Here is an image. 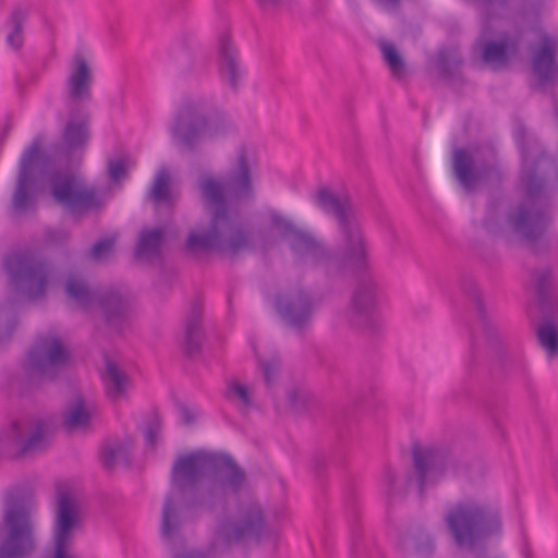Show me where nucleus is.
Wrapping results in <instances>:
<instances>
[{
	"instance_id": "31",
	"label": "nucleus",
	"mask_w": 558,
	"mask_h": 558,
	"mask_svg": "<svg viewBox=\"0 0 558 558\" xmlns=\"http://www.w3.org/2000/svg\"><path fill=\"white\" fill-rule=\"evenodd\" d=\"M537 338L541 345L551 357L558 354V328L551 322H546L537 329Z\"/></svg>"
},
{
	"instance_id": "16",
	"label": "nucleus",
	"mask_w": 558,
	"mask_h": 558,
	"mask_svg": "<svg viewBox=\"0 0 558 558\" xmlns=\"http://www.w3.org/2000/svg\"><path fill=\"white\" fill-rule=\"evenodd\" d=\"M533 88L545 93L558 84V39L544 35L532 57Z\"/></svg>"
},
{
	"instance_id": "14",
	"label": "nucleus",
	"mask_w": 558,
	"mask_h": 558,
	"mask_svg": "<svg viewBox=\"0 0 558 558\" xmlns=\"http://www.w3.org/2000/svg\"><path fill=\"white\" fill-rule=\"evenodd\" d=\"M265 532V519L260 506L251 504L243 509L235 522L222 521L216 533V544L226 548L247 539L259 542Z\"/></svg>"
},
{
	"instance_id": "18",
	"label": "nucleus",
	"mask_w": 558,
	"mask_h": 558,
	"mask_svg": "<svg viewBox=\"0 0 558 558\" xmlns=\"http://www.w3.org/2000/svg\"><path fill=\"white\" fill-rule=\"evenodd\" d=\"M522 41L521 33L505 36L501 40H486L480 38L474 49H480L484 64L494 71L506 69L510 60L517 56Z\"/></svg>"
},
{
	"instance_id": "2",
	"label": "nucleus",
	"mask_w": 558,
	"mask_h": 558,
	"mask_svg": "<svg viewBox=\"0 0 558 558\" xmlns=\"http://www.w3.org/2000/svg\"><path fill=\"white\" fill-rule=\"evenodd\" d=\"M512 136L521 156L524 202L508 213L507 222L538 253L549 245L546 231L553 221L550 197L558 183V163L520 118L514 119Z\"/></svg>"
},
{
	"instance_id": "29",
	"label": "nucleus",
	"mask_w": 558,
	"mask_h": 558,
	"mask_svg": "<svg viewBox=\"0 0 558 558\" xmlns=\"http://www.w3.org/2000/svg\"><path fill=\"white\" fill-rule=\"evenodd\" d=\"M102 379L106 385L107 395L112 400L119 399L125 392L128 377L118 365L108 357L106 359V372Z\"/></svg>"
},
{
	"instance_id": "42",
	"label": "nucleus",
	"mask_w": 558,
	"mask_h": 558,
	"mask_svg": "<svg viewBox=\"0 0 558 558\" xmlns=\"http://www.w3.org/2000/svg\"><path fill=\"white\" fill-rule=\"evenodd\" d=\"M108 173L113 182H120L128 177L126 165L122 159L109 160Z\"/></svg>"
},
{
	"instance_id": "23",
	"label": "nucleus",
	"mask_w": 558,
	"mask_h": 558,
	"mask_svg": "<svg viewBox=\"0 0 558 558\" xmlns=\"http://www.w3.org/2000/svg\"><path fill=\"white\" fill-rule=\"evenodd\" d=\"M204 333L202 329V306L193 303L186 318L185 333L183 340L184 353L193 357L201 353Z\"/></svg>"
},
{
	"instance_id": "32",
	"label": "nucleus",
	"mask_w": 558,
	"mask_h": 558,
	"mask_svg": "<svg viewBox=\"0 0 558 558\" xmlns=\"http://www.w3.org/2000/svg\"><path fill=\"white\" fill-rule=\"evenodd\" d=\"M535 279V289L538 299V303L542 307L546 306L550 302L551 291V270L544 268L542 270H535L532 274Z\"/></svg>"
},
{
	"instance_id": "33",
	"label": "nucleus",
	"mask_w": 558,
	"mask_h": 558,
	"mask_svg": "<svg viewBox=\"0 0 558 558\" xmlns=\"http://www.w3.org/2000/svg\"><path fill=\"white\" fill-rule=\"evenodd\" d=\"M381 52L392 76L397 80L403 78L405 75V63L393 45L384 44Z\"/></svg>"
},
{
	"instance_id": "5",
	"label": "nucleus",
	"mask_w": 558,
	"mask_h": 558,
	"mask_svg": "<svg viewBox=\"0 0 558 558\" xmlns=\"http://www.w3.org/2000/svg\"><path fill=\"white\" fill-rule=\"evenodd\" d=\"M315 206L336 219L345 262L360 272L345 316L354 328H368L377 304V283L368 270L367 244L351 198L320 186L311 195Z\"/></svg>"
},
{
	"instance_id": "43",
	"label": "nucleus",
	"mask_w": 558,
	"mask_h": 558,
	"mask_svg": "<svg viewBox=\"0 0 558 558\" xmlns=\"http://www.w3.org/2000/svg\"><path fill=\"white\" fill-rule=\"evenodd\" d=\"M173 558H208V557L203 551L191 549V550L178 553L173 556Z\"/></svg>"
},
{
	"instance_id": "40",
	"label": "nucleus",
	"mask_w": 558,
	"mask_h": 558,
	"mask_svg": "<svg viewBox=\"0 0 558 558\" xmlns=\"http://www.w3.org/2000/svg\"><path fill=\"white\" fill-rule=\"evenodd\" d=\"M161 430L160 420L157 415L153 417V420L148 423L144 436L145 442L148 447L155 448L157 445V438Z\"/></svg>"
},
{
	"instance_id": "46",
	"label": "nucleus",
	"mask_w": 558,
	"mask_h": 558,
	"mask_svg": "<svg viewBox=\"0 0 558 558\" xmlns=\"http://www.w3.org/2000/svg\"><path fill=\"white\" fill-rule=\"evenodd\" d=\"M379 3H383L391 9H398L400 7L401 0H376Z\"/></svg>"
},
{
	"instance_id": "17",
	"label": "nucleus",
	"mask_w": 558,
	"mask_h": 558,
	"mask_svg": "<svg viewBox=\"0 0 558 558\" xmlns=\"http://www.w3.org/2000/svg\"><path fill=\"white\" fill-rule=\"evenodd\" d=\"M78 525L80 515L74 500L69 493H60L57 505L53 558H75L68 548L72 543L73 531Z\"/></svg>"
},
{
	"instance_id": "45",
	"label": "nucleus",
	"mask_w": 558,
	"mask_h": 558,
	"mask_svg": "<svg viewBox=\"0 0 558 558\" xmlns=\"http://www.w3.org/2000/svg\"><path fill=\"white\" fill-rule=\"evenodd\" d=\"M484 7H493L494 4H498L499 7H506L507 0H477Z\"/></svg>"
},
{
	"instance_id": "28",
	"label": "nucleus",
	"mask_w": 558,
	"mask_h": 558,
	"mask_svg": "<svg viewBox=\"0 0 558 558\" xmlns=\"http://www.w3.org/2000/svg\"><path fill=\"white\" fill-rule=\"evenodd\" d=\"M462 290L472 296L476 304L477 315L482 322L484 332L486 333L487 338L490 340L498 339V330L494 323L490 320L486 308L484 306V303L481 299V294L478 292V289L476 287V283L472 278H465L462 281Z\"/></svg>"
},
{
	"instance_id": "34",
	"label": "nucleus",
	"mask_w": 558,
	"mask_h": 558,
	"mask_svg": "<svg viewBox=\"0 0 558 558\" xmlns=\"http://www.w3.org/2000/svg\"><path fill=\"white\" fill-rule=\"evenodd\" d=\"M150 197L158 204L170 201V175L167 170L162 169L156 174L150 189Z\"/></svg>"
},
{
	"instance_id": "10",
	"label": "nucleus",
	"mask_w": 558,
	"mask_h": 558,
	"mask_svg": "<svg viewBox=\"0 0 558 558\" xmlns=\"http://www.w3.org/2000/svg\"><path fill=\"white\" fill-rule=\"evenodd\" d=\"M269 218L271 226L288 241L289 247L298 260L304 262L310 258L315 265L326 264L330 267L335 264L338 268H342L344 264L353 266L345 262L342 256L339 259L314 233L298 227L280 214L274 211Z\"/></svg>"
},
{
	"instance_id": "4",
	"label": "nucleus",
	"mask_w": 558,
	"mask_h": 558,
	"mask_svg": "<svg viewBox=\"0 0 558 558\" xmlns=\"http://www.w3.org/2000/svg\"><path fill=\"white\" fill-rule=\"evenodd\" d=\"M171 481L187 496L184 508L194 513L225 512L246 486V474L228 453L194 451L179 457Z\"/></svg>"
},
{
	"instance_id": "11",
	"label": "nucleus",
	"mask_w": 558,
	"mask_h": 558,
	"mask_svg": "<svg viewBox=\"0 0 558 558\" xmlns=\"http://www.w3.org/2000/svg\"><path fill=\"white\" fill-rule=\"evenodd\" d=\"M10 282L16 293L29 301L43 298L48 284V265L26 252H13L3 260Z\"/></svg>"
},
{
	"instance_id": "41",
	"label": "nucleus",
	"mask_w": 558,
	"mask_h": 558,
	"mask_svg": "<svg viewBox=\"0 0 558 558\" xmlns=\"http://www.w3.org/2000/svg\"><path fill=\"white\" fill-rule=\"evenodd\" d=\"M113 245H114V238H111V236L104 238V239L97 241L93 245V247L90 250V256L94 259H100L101 257H104L105 255H107L108 253H110L112 251Z\"/></svg>"
},
{
	"instance_id": "12",
	"label": "nucleus",
	"mask_w": 558,
	"mask_h": 558,
	"mask_svg": "<svg viewBox=\"0 0 558 558\" xmlns=\"http://www.w3.org/2000/svg\"><path fill=\"white\" fill-rule=\"evenodd\" d=\"M412 458L421 497L427 487L437 484L447 472H457L459 468L457 454L447 447L416 445L412 448Z\"/></svg>"
},
{
	"instance_id": "39",
	"label": "nucleus",
	"mask_w": 558,
	"mask_h": 558,
	"mask_svg": "<svg viewBox=\"0 0 558 558\" xmlns=\"http://www.w3.org/2000/svg\"><path fill=\"white\" fill-rule=\"evenodd\" d=\"M225 397L229 400L239 398L245 405H251L252 403L247 388L238 383L229 384Z\"/></svg>"
},
{
	"instance_id": "19",
	"label": "nucleus",
	"mask_w": 558,
	"mask_h": 558,
	"mask_svg": "<svg viewBox=\"0 0 558 558\" xmlns=\"http://www.w3.org/2000/svg\"><path fill=\"white\" fill-rule=\"evenodd\" d=\"M451 167L453 175L466 192H473L488 173H499L498 167L494 165L477 169L472 154L465 148L453 150Z\"/></svg>"
},
{
	"instance_id": "48",
	"label": "nucleus",
	"mask_w": 558,
	"mask_h": 558,
	"mask_svg": "<svg viewBox=\"0 0 558 558\" xmlns=\"http://www.w3.org/2000/svg\"><path fill=\"white\" fill-rule=\"evenodd\" d=\"M263 250H264V252H266V251H267V246H266V244H264V245H263Z\"/></svg>"
},
{
	"instance_id": "24",
	"label": "nucleus",
	"mask_w": 558,
	"mask_h": 558,
	"mask_svg": "<svg viewBox=\"0 0 558 558\" xmlns=\"http://www.w3.org/2000/svg\"><path fill=\"white\" fill-rule=\"evenodd\" d=\"M94 415L95 407L87 404L84 398L78 396L63 413V426L68 430H86L90 428Z\"/></svg>"
},
{
	"instance_id": "1",
	"label": "nucleus",
	"mask_w": 558,
	"mask_h": 558,
	"mask_svg": "<svg viewBox=\"0 0 558 558\" xmlns=\"http://www.w3.org/2000/svg\"><path fill=\"white\" fill-rule=\"evenodd\" d=\"M89 137L87 117L70 118L61 132V140L52 143L45 153L40 154L43 135L35 136L20 159L16 185L11 199L12 214L21 216L36 209L35 179L32 174L35 162L39 163L43 174L49 175L50 191L56 203L72 216L81 217L99 211L105 205L101 195L94 187L77 183L74 175L59 171V168L70 167L76 155H83Z\"/></svg>"
},
{
	"instance_id": "6",
	"label": "nucleus",
	"mask_w": 558,
	"mask_h": 558,
	"mask_svg": "<svg viewBox=\"0 0 558 558\" xmlns=\"http://www.w3.org/2000/svg\"><path fill=\"white\" fill-rule=\"evenodd\" d=\"M230 128L227 114L217 107L211 94L191 95L182 99L169 128L173 142L195 151L205 141L223 136Z\"/></svg>"
},
{
	"instance_id": "36",
	"label": "nucleus",
	"mask_w": 558,
	"mask_h": 558,
	"mask_svg": "<svg viewBox=\"0 0 558 558\" xmlns=\"http://www.w3.org/2000/svg\"><path fill=\"white\" fill-rule=\"evenodd\" d=\"M259 366L263 371L265 384L270 388L280 372L281 361L278 355H272L269 360H259Z\"/></svg>"
},
{
	"instance_id": "21",
	"label": "nucleus",
	"mask_w": 558,
	"mask_h": 558,
	"mask_svg": "<svg viewBox=\"0 0 558 558\" xmlns=\"http://www.w3.org/2000/svg\"><path fill=\"white\" fill-rule=\"evenodd\" d=\"M219 70L232 88L238 90L239 84L244 77V71L239 62L238 52L233 48L228 34L219 38Z\"/></svg>"
},
{
	"instance_id": "20",
	"label": "nucleus",
	"mask_w": 558,
	"mask_h": 558,
	"mask_svg": "<svg viewBox=\"0 0 558 558\" xmlns=\"http://www.w3.org/2000/svg\"><path fill=\"white\" fill-rule=\"evenodd\" d=\"M93 73L83 54H75L72 71L66 78V89L70 99L75 102L92 99Z\"/></svg>"
},
{
	"instance_id": "37",
	"label": "nucleus",
	"mask_w": 558,
	"mask_h": 558,
	"mask_svg": "<svg viewBox=\"0 0 558 558\" xmlns=\"http://www.w3.org/2000/svg\"><path fill=\"white\" fill-rule=\"evenodd\" d=\"M397 475L391 468H387L384 472V484H385V494L389 499H392L397 496H401L404 493V488L397 487Z\"/></svg>"
},
{
	"instance_id": "9",
	"label": "nucleus",
	"mask_w": 558,
	"mask_h": 558,
	"mask_svg": "<svg viewBox=\"0 0 558 558\" xmlns=\"http://www.w3.org/2000/svg\"><path fill=\"white\" fill-rule=\"evenodd\" d=\"M66 295L83 310L97 302L104 314L107 326L123 332L130 325L129 299L116 289L92 290L87 282L78 276L70 275L65 282Z\"/></svg>"
},
{
	"instance_id": "8",
	"label": "nucleus",
	"mask_w": 558,
	"mask_h": 558,
	"mask_svg": "<svg viewBox=\"0 0 558 558\" xmlns=\"http://www.w3.org/2000/svg\"><path fill=\"white\" fill-rule=\"evenodd\" d=\"M3 504L5 535L0 543V558H28L36 550L31 500L22 490L11 489L5 493Z\"/></svg>"
},
{
	"instance_id": "3",
	"label": "nucleus",
	"mask_w": 558,
	"mask_h": 558,
	"mask_svg": "<svg viewBox=\"0 0 558 558\" xmlns=\"http://www.w3.org/2000/svg\"><path fill=\"white\" fill-rule=\"evenodd\" d=\"M203 202L213 207L209 229L204 233L191 232L186 248L191 252L215 251L222 256L235 258L246 251H254L255 244L245 226L229 214L225 190L235 201L254 198V186L247 153L244 147L236 151V160L229 171L225 185L211 177L198 181Z\"/></svg>"
},
{
	"instance_id": "27",
	"label": "nucleus",
	"mask_w": 558,
	"mask_h": 558,
	"mask_svg": "<svg viewBox=\"0 0 558 558\" xmlns=\"http://www.w3.org/2000/svg\"><path fill=\"white\" fill-rule=\"evenodd\" d=\"M27 19V11L16 8L4 24L7 31L5 43L14 50L22 48L24 44V25Z\"/></svg>"
},
{
	"instance_id": "26",
	"label": "nucleus",
	"mask_w": 558,
	"mask_h": 558,
	"mask_svg": "<svg viewBox=\"0 0 558 558\" xmlns=\"http://www.w3.org/2000/svg\"><path fill=\"white\" fill-rule=\"evenodd\" d=\"M182 525L183 519L174 498L172 495H167L161 513L160 533L162 538L167 541L174 538L180 533Z\"/></svg>"
},
{
	"instance_id": "44",
	"label": "nucleus",
	"mask_w": 558,
	"mask_h": 558,
	"mask_svg": "<svg viewBox=\"0 0 558 558\" xmlns=\"http://www.w3.org/2000/svg\"><path fill=\"white\" fill-rule=\"evenodd\" d=\"M181 417L186 424H192L195 421V416L190 411V409L185 405H182L180 409Z\"/></svg>"
},
{
	"instance_id": "15",
	"label": "nucleus",
	"mask_w": 558,
	"mask_h": 558,
	"mask_svg": "<svg viewBox=\"0 0 558 558\" xmlns=\"http://www.w3.org/2000/svg\"><path fill=\"white\" fill-rule=\"evenodd\" d=\"M28 360L36 373L48 379H53L56 373L69 363L70 352L59 338L41 336L31 348Z\"/></svg>"
},
{
	"instance_id": "22",
	"label": "nucleus",
	"mask_w": 558,
	"mask_h": 558,
	"mask_svg": "<svg viewBox=\"0 0 558 558\" xmlns=\"http://www.w3.org/2000/svg\"><path fill=\"white\" fill-rule=\"evenodd\" d=\"M166 242V231L160 228H143L135 246L134 256L138 259L154 260L161 256Z\"/></svg>"
},
{
	"instance_id": "7",
	"label": "nucleus",
	"mask_w": 558,
	"mask_h": 558,
	"mask_svg": "<svg viewBox=\"0 0 558 558\" xmlns=\"http://www.w3.org/2000/svg\"><path fill=\"white\" fill-rule=\"evenodd\" d=\"M445 523L456 545L468 549L501 530L500 512L474 500H461L451 506Z\"/></svg>"
},
{
	"instance_id": "35",
	"label": "nucleus",
	"mask_w": 558,
	"mask_h": 558,
	"mask_svg": "<svg viewBox=\"0 0 558 558\" xmlns=\"http://www.w3.org/2000/svg\"><path fill=\"white\" fill-rule=\"evenodd\" d=\"M461 64L462 60L460 58L451 60L446 52H441L438 56L437 70L441 77L452 78L460 70Z\"/></svg>"
},
{
	"instance_id": "25",
	"label": "nucleus",
	"mask_w": 558,
	"mask_h": 558,
	"mask_svg": "<svg viewBox=\"0 0 558 558\" xmlns=\"http://www.w3.org/2000/svg\"><path fill=\"white\" fill-rule=\"evenodd\" d=\"M9 436L13 444H22L19 456L29 454L43 450L46 445V438L41 425H37L35 432L25 440L24 428L19 422H13L10 426Z\"/></svg>"
},
{
	"instance_id": "13",
	"label": "nucleus",
	"mask_w": 558,
	"mask_h": 558,
	"mask_svg": "<svg viewBox=\"0 0 558 558\" xmlns=\"http://www.w3.org/2000/svg\"><path fill=\"white\" fill-rule=\"evenodd\" d=\"M317 306L318 301L312 292L302 287L279 292L275 300V310L281 320L301 335L311 327Z\"/></svg>"
},
{
	"instance_id": "47",
	"label": "nucleus",
	"mask_w": 558,
	"mask_h": 558,
	"mask_svg": "<svg viewBox=\"0 0 558 558\" xmlns=\"http://www.w3.org/2000/svg\"><path fill=\"white\" fill-rule=\"evenodd\" d=\"M484 226L485 228L488 230V231H492V220L490 219H485L484 220Z\"/></svg>"
},
{
	"instance_id": "38",
	"label": "nucleus",
	"mask_w": 558,
	"mask_h": 558,
	"mask_svg": "<svg viewBox=\"0 0 558 558\" xmlns=\"http://www.w3.org/2000/svg\"><path fill=\"white\" fill-rule=\"evenodd\" d=\"M415 551L422 556H429L434 550V541L428 533L420 532L413 537Z\"/></svg>"
},
{
	"instance_id": "30",
	"label": "nucleus",
	"mask_w": 558,
	"mask_h": 558,
	"mask_svg": "<svg viewBox=\"0 0 558 558\" xmlns=\"http://www.w3.org/2000/svg\"><path fill=\"white\" fill-rule=\"evenodd\" d=\"M132 447L133 442L130 439L105 446L100 454L102 465L110 470L119 461L129 463Z\"/></svg>"
}]
</instances>
